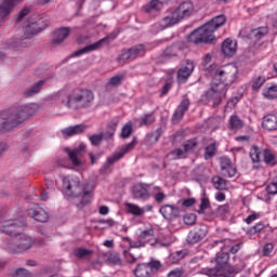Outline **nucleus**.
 Masks as SVG:
<instances>
[{"instance_id": "11", "label": "nucleus", "mask_w": 277, "mask_h": 277, "mask_svg": "<svg viewBox=\"0 0 277 277\" xmlns=\"http://www.w3.org/2000/svg\"><path fill=\"white\" fill-rule=\"evenodd\" d=\"M83 155H85V145L83 144H80L77 148L70 150L71 170H76V172H79L80 174L85 170Z\"/></svg>"}, {"instance_id": "13", "label": "nucleus", "mask_w": 277, "mask_h": 277, "mask_svg": "<svg viewBox=\"0 0 277 277\" xmlns=\"http://www.w3.org/2000/svg\"><path fill=\"white\" fill-rule=\"evenodd\" d=\"M196 146H198V142L196 141V138H192V140L186 141L183 144V149H181V148L173 149L170 153V155L172 156V158L174 160L186 159L187 154L192 153V150H194L196 148Z\"/></svg>"}, {"instance_id": "5", "label": "nucleus", "mask_w": 277, "mask_h": 277, "mask_svg": "<svg viewBox=\"0 0 277 277\" xmlns=\"http://www.w3.org/2000/svg\"><path fill=\"white\" fill-rule=\"evenodd\" d=\"M42 29H44V26L42 25V19L38 15H31L28 18V24L26 25L24 30L25 38L6 40L8 49H12L13 51H23V49H27V47H29L27 40H29L31 36H37V34H40Z\"/></svg>"}, {"instance_id": "25", "label": "nucleus", "mask_w": 277, "mask_h": 277, "mask_svg": "<svg viewBox=\"0 0 277 277\" xmlns=\"http://www.w3.org/2000/svg\"><path fill=\"white\" fill-rule=\"evenodd\" d=\"M207 237V227L201 226L196 232H190L187 236V242L190 245L199 243V241H202Z\"/></svg>"}, {"instance_id": "44", "label": "nucleus", "mask_w": 277, "mask_h": 277, "mask_svg": "<svg viewBox=\"0 0 277 277\" xmlns=\"http://www.w3.org/2000/svg\"><path fill=\"white\" fill-rule=\"evenodd\" d=\"M89 140L93 146H98L103 140H109L105 133L94 134L89 136Z\"/></svg>"}, {"instance_id": "57", "label": "nucleus", "mask_w": 277, "mask_h": 277, "mask_svg": "<svg viewBox=\"0 0 277 277\" xmlns=\"http://www.w3.org/2000/svg\"><path fill=\"white\" fill-rule=\"evenodd\" d=\"M123 79H124V77H122V76H114L113 78H110L109 84L114 85V87H118L122 83Z\"/></svg>"}, {"instance_id": "35", "label": "nucleus", "mask_w": 277, "mask_h": 277, "mask_svg": "<svg viewBox=\"0 0 277 277\" xmlns=\"http://www.w3.org/2000/svg\"><path fill=\"white\" fill-rule=\"evenodd\" d=\"M212 185L214 189H219L220 192L227 189V182L220 175H215L212 177Z\"/></svg>"}, {"instance_id": "40", "label": "nucleus", "mask_w": 277, "mask_h": 277, "mask_svg": "<svg viewBox=\"0 0 277 277\" xmlns=\"http://www.w3.org/2000/svg\"><path fill=\"white\" fill-rule=\"evenodd\" d=\"M155 113H149L145 114L141 119H140V124L141 127H150V124H155Z\"/></svg>"}, {"instance_id": "54", "label": "nucleus", "mask_w": 277, "mask_h": 277, "mask_svg": "<svg viewBox=\"0 0 277 277\" xmlns=\"http://www.w3.org/2000/svg\"><path fill=\"white\" fill-rule=\"evenodd\" d=\"M77 42L78 44H90L92 42V38L90 37V35H80L77 38Z\"/></svg>"}, {"instance_id": "14", "label": "nucleus", "mask_w": 277, "mask_h": 277, "mask_svg": "<svg viewBox=\"0 0 277 277\" xmlns=\"http://www.w3.org/2000/svg\"><path fill=\"white\" fill-rule=\"evenodd\" d=\"M27 213L36 222L44 223L49 221V212L38 203H30Z\"/></svg>"}, {"instance_id": "22", "label": "nucleus", "mask_w": 277, "mask_h": 277, "mask_svg": "<svg viewBox=\"0 0 277 277\" xmlns=\"http://www.w3.org/2000/svg\"><path fill=\"white\" fill-rule=\"evenodd\" d=\"M70 34V28L68 27H62L56 29L51 37V44L52 47H58V44H62L66 38H68Z\"/></svg>"}, {"instance_id": "9", "label": "nucleus", "mask_w": 277, "mask_h": 277, "mask_svg": "<svg viewBox=\"0 0 277 277\" xmlns=\"http://www.w3.org/2000/svg\"><path fill=\"white\" fill-rule=\"evenodd\" d=\"M230 255L228 254V251H224L215 258L216 267L201 268L199 273L209 277H230V275L226 273V268H224V265L228 263Z\"/></svg>"}, {"instance_id": "20", "label": "nucleus", "mask_w": 277, "mask_h": 277, "mask_svg": "<svg viewBox=\"0 0 277 277\" xmlns=\"http://www.w3.org/2000/svg\"><path fill=\"white\" fill-rule=\"evenodd\" d=\"M126 210H127V213H130L131 215H134L135 217H142V215H144V213H148V212L153 211V206L146 205L142 208L135 203L127 202Z\"/></svg>"}, {"instance_id": "41", "label": "nucleus", "mask_w": 277, "mask_h": 277, "mask_svg": "<svg viewBox=\"0 0 277 277\" xmlns=\"http://www.w3.org/2000/svg\"><path fill=\"white\" fill-rule=\"evenodd\" d=\"M118 124H120V120L118 119H113L108 123V131L105 133L108 140H110V137H114V135H116V131H118Z\"/></svg>"}, {"instance_id": "12", "label": "nucleus", "mask_w": 277, "mask_h": 277, "mask_svg": "<svg viewBox=\"0 0 277 277\" xmlns=\"http://www.w3.org/2000/svg\"><path fill=\"white\" fill-rule=\"evenodd\" d=\"M146 55V47L144 44L134 45L128 50H123L118 57L119 62H133V60H137V57H143Z\"/></svg>"}, {"instance_id": "50", "label": "nucleus", "mask_w": 277, "mask_h": 277, "mask_svg": "<svg viewBox=\"0 0 277 277\" xmlns=\"http://www.w3.org/2000/svg\"><path fill=\"white\" fill-rule=\"evenodd\" d=\"M183 222L187 226H192V225L196 224V214H194V213L185 214L183 217Z\"/></svg>"}, {"instance_id": "21", "label": "nucleus", "mask_w": 277, "mask_h": 277, "mask_svg": "<svg viewBox=\"0 0 277 277\" xmlns=\"http://www.w3.org/2000/svg\"><path fill=\"white\" fill-rule=\"evenodd\" d=\"M159 213L164 217V220H176L179 217L181 210H179V207L174 205H164L160 208Z\"/></svg>"}, {"instance_id": "28", "label": "nucleus", "mask_w": 277, "mask_h": 277, "mask_svg": "<svg viewBox=\"0 0 277 277\" xmlns=\"http://www.w3.org/2000/svg\"><path fill=\"white\" fill-rule=\"evenodd\" d=\"M262 96L268 101H276L277 98V83H272L269 87H265L262 91Z\"/></svg>"}, {"instance_id": "48", "label": "nucleus", "mask_w": 277, "mask_h": 277, "mask_svg": "<svg viewBox=\"0 0 277 277\" xmlns=\"http://www.w3.org/2000/svg\"><path fill=\"white\" fill-rule=\"evenodd\" d=\"M161 135H163V129L158 128L156 131L148 134V137L149 140H151V142H159V140L161 138Z\"/></svg>"}, {"instance_id": "55", "label": "nucleus", "mask_w": 277, "mask_h": 277, "mask_svg": "<svg viewBox=\"0 0 277 277\" xmlns=\"http://www.w3.org/2000/svg\"><path fill=\"white\" fill-rule=\"evenodd\" d=\"M183 276H185V269L183 268H175L167 275V277H183Z\"/></svg>"}, {"instance_id": "18", "label": "nucleus", "mask_w": 277, "mask_h": 277, "mask_svg": "<svg viewBox=\"0 0 277 277\" xmlns=\"http://www.w3.org/2000/svg\"><path fill=\"white\" fill-rule=\"evenodd\" d=\"M194 62L187 60L186 64L177 70V83H187V79L194 74Z\"/></svg>"}, {"instance_id": "37", "label": "nucleus", "mask_w": 277, "mask_h": 277, "mask_svg": "<svg viewBox=\"0 0 277 277\" xmlns=\"http://www.w3.org/2000/svg\"><path fill=\"white\" fill-rule=\"evenodd\" d=\"M217 153V144L211 143L205 148V159L209 161V159H213Z\"/></svg>"}, {"instance_id": "56", "label": "nucleus", "mask_w": 277, "mask_h": 277, "mask_svg": "<svg viewBox=\"0 0 277 277\" xmlns=\"http://www.w3.org/2000/svg\"><path fill=\"white\" fill-rule=\"evenodd\" d=\"M183 116H185V111L181 108H176L173 114V122H179L180 120H182Z\"/></svg>"}, {"instance_id": "51", "label": "nucleus", "mask_w": 277, "mask_h": 277, "mask_svg": "<svg viewBox=\"0 0 277 277\" xmlns=\"http://www.w3.org/2000/svg\"><path fill=\"white\" fill-rule=\"evenodd\" d=\"M266 192L271 196H276V194H277V181L275 179L267 185Z\"/></svg>"}, {"instance_id": "24", "label": "nucleus", "mask_w": 277, "mask_h": 277, "mask_svg": "<svg viewBox=\"0 0 277 277\" xmlns=\"http://www.w3.org/2000/svg\"><path fill=\"white\" fill-rule=\"evenodd\" d=\"M222 53L227 57H233L237 53V40L227 38L222 43Z\"/></svg>"}, {"instance_id": "34", "label": "nucleus", "mask_w": 277, "mask_h": 277, "mask_svg": "<svg viewBox=\"0 0 277 277\" xmlns=\"http://www.w3.org/2000/svg\"><path fill=\"white\" fill-rule=\"evenodd\" d=\"M268 34H269V28L260 27L251 30L250 36L255 40H263V38H265V36H267Z\"/></svg>"}, {"instance_id": "27", "label": "nucleus", "mask_w": 277, "mask_h": 277, "mask_svg": "<svg viewBox=\"0 0 277 277\" xmlns=\"http://www.w3.org/2000/svg\"><path fill=\"white\" fill-rule=\"evenodd\" d=\"M92 254H94L93 250L85 249L83 247L76 248L74 250V256L80 261H90V259H92Z\"/></svg>"}, {"instance_id": "6", "label": "nucleus", "mask_w": 277, "mask_h": 277, "mask_svg": "<svg viewBox=\"0 0 277 277\" xmlns=\"http://www.w3.org/2000/svg\"><path fill=\"white\" fill-rule=\"evenodd\" d=\"M196 12V8L192 1L182 2L172 13L171 16L163 17L160 25L162 29L172 27L176 23H181L184 18H189Z\"/></svg>"}, {"instance_id": "30", "label": "nucleus", "mask_w": 277, "mask_h": 277, "mask_svg": "<svg viewBox=\"0 0 277 277\" xmlns=\"http://www.w3.org/2000/svg\"><path fill=\"white\" fill-rule=\"evenodd\" d=\"M228 127L230 131H240V129H243V120L237 115H232L228 121Z\"/></svg>"}, {"instance_id": "4", "label": "nucleus", "mask_w": 277, "mask_h": 277, "mask_svg": "<svg viewBox=\"0 0 277 277\" xmlns=\"http://www.w3.org/2000/svg\"><path fill=\"white\" fill-rule=\"evenodd\" d=\"M224 25H226V15H217L203 26L194 30L189 35L188 40L193 42V44H211L215 41L213 34H215L220 27H224Z\"/></svg>"}, {"instance_id": "32", "label": "nucleus", "mask_w": 277, "mask_h": 277, "mask_svg": "<svg viewBox=\"0 0 277 277\" xmlns=\"http://www.w3.org/2000/svg\"><path fill=\"white\" fill-rule=\"evenodd\" d=\"M44 85V81L40 80L30 88L26 89L24 92V96L29 97V96H36L40 90H42V87Z\"/></svg>"}, {"instance_id": "15", "label": "nucleus", "mask_w": 277, "mask_h": 277, "mask_svg": "<svg viewBox=\"0 0 277 277\" xmlns=\"http://www.w3.org/2000/svg\"><path fill=\"white\" fill-rule=\"evenodd\" d=\"M135 146H137V138H133V141L127 145H123L119 151H116L113 156L107 158L108 166H114V163H118L124 155L131 153V150L135 149Z\"/></svg>"}, {"instance_id": "60", "label": "nucleus", "mask_w": 277, "mask_h": 277, "mask_svg": "<svg viewBox=\"0 0 277 277\" xmlns=\"http://www.w3.org/2000/svg\"><path fill=\"white\" fill-rule=\"evenodd\" d=\"M233 166L230 163V159L228 158H221V170L224 172L225 170L229 169Z\"/></svg>"}, {"instance_id": "58", "label": "nucleus", "mask_w": 277, "mask_h": 277, "mask_svg": "<svg viewBox=\"0 0 277 277\" xmlns=\"http://www.w3.org/2000/svg\"><path fill=\"white\" fill-rule=\"evenodd\" d=\"M189 105H192V103L189 102V98H184L180 105L177 106L179 109H181L182 111L186 113L187 109H189Z\"/></svg>"}, {"instance_id": "33", "label": "nucleus", "mask_w": 277, "mask_h": 277, "mask_svg": "<svg viewBox=\"0 0 277 277\" xmlns=\"http://www.w3.org/2000/svg\"><path fill=\"white\" fill-rule=\"evenodd\" d=\"M151 196L158 205H161L167 198L166 193H163V190L159 186H154L151 188Z\"/></svg>"}, {"instance_id": "49", "label": "nucleus", "mask_w": 277, "mask_h": 277, "mask_svg": "<svg viewBox=\"0 0 277 277\" xmlns=\"http://www.w3.org/2000/svg\"><path fill=\"white\" fill-rule=\"evenodd\" d=\"M264 228L265 224H263V222H259L248 230V234L256 235V233H261V230H263Z\"/></svg>"}, {"instance_id": "7", "label": "nucleus", "mask_w": 277, "mask_h": 277, "mask_svg": "<svg viewBox=\"0 0 277 277\" xmlns=\"http://www.w3.org/2000/svg\"><path fill=\"white\" fill-rule=\"evenodd\" d=\"M71 189V198H80L78 203L79 209H83V207H88L90 202H92V192H94V185L92 183H87L81 186V182L79 179L72 180Z\"/></svg>"}, {"instance_id": "31", "label": "nucleus", "mask_w": 277, "mask_h": 277, "mask_svg": "<svg viewBox=\"0 0 277 277\" xmlns=\"http://www.w3.org/2000/svg\"><path fill=\"white\" fill-rule=\"evenodd\" d=\"M163 9V2L159 0H151L148 4L144 6V10L147 14L153 12H159Z\"/></svg>"}, {"instance_id": "63", "label": "nucleus", "mask_w": 277, "mask_h": 277, "mask_svg": "<svg viewBox=\"0 0 277 277\" xmlns=\"http://www.w3.org/2000/svg\"><path fill=\"white\" fill-rule=\"evenodd\" d=\"M126 260L128 261V263H135V261H137V258H135V255H133V253L131 252H126Z\"/></svg>"}, {"instance_id": "38", "label": "nucleus", "mask_w": 277, "mask_h": 277, "mask_svg": "<svg viewBox=\"0 0 277 277\" xmlns=\"http://www.w3.org/2000/svg\"><path fill=\"white\" fill-rule=\"evenodd\" d=\"M265 81H267L265 76H258V77L253 78L252 85H251L253 92H259V90H261V88H263V85H265Z\"/></svg>"}, {"instance_id": "43", "label": "nucleus", "mask_w": 277, "mask_h": 277, "mask_svg": "<svg viewBox=\"0 0 277 277\" xmlns=\"http://www.w3.org/2000/svg\"><path fill=\"white\" fill-rule=\"evenodd\" d=\"M138 237L145 241H153V239H155V229H144L138 234Z\"/></svg>"}, {"instance_id": "64", "label": "nucleus", "mask_w": 277, "mask_h": 277, "mask_svg": "<svg viewBox=\"0 0 277 277\" xmlns=\"http://www.w3.org/2000/svg\"><path fill=\"white\" fill-rule=\"evenodd\" d=\"M145 246L146 245L142 242V240L130 242V248H144Z\"/></svg>"}, {"instance_id": "62", "label": "nucleus", "mask_w": 277, "mask_h": 277, "mask_svg": "<svg viewBox=\"0 0 277 277\" xmlns=\"http://www.w3.org/2000/svg\"><path fill=\"white\" fill-rule=\"evenodd\" d=\"M230 207L228 205H223L219 207V214L220 215H226L229 211Z\"/></svg>"}, {"instance_id": "42", "label": "nucleus", "mask_w": 277, "mask_h": 277, "mask_svg": "<svg viewBox=\"0 0 277 277\" xmlns=\"http://www.w3.org/2000/svg\"><path fill=\"white\" fill-rule=\"evenodd\" d=\"M132 133H133V122L129 121L128 123H126L122 127L120 137L122 140H127V138L131 137Z\"/></svg>"}, {"instance_id": "29", "label": "nucleus", "mask_w": 277, "mask_h": 277, "mask_svg": "<svg viewBox=\"0 0 277 277\" xmlns=\"http://www.w3.org/2000/svg\"><path fill=\"white\" fill-rule=\"evenodd\" d=\"M183 51V44L175 43L167 48L163 52L164 57H179V53Z\"/></svg>"}, {"instance_id": "17", "label": "nucleus", "mask_w": 277, "mask_h": 277, "mask_svg": "<svg viewBox=\"0 0 277 277\" xmlns=\"http://www.w3.org/2000/svg\"><path fill=\"white\" fill-rule=\"evenodd\" d=\"M211 246H212V248L220 246L221 250H228L229 252H232V254H237V252H239V250H241V246H243V243L239 242V243L233 246V240L225 238V239H221V240H214L211 243Z\"/></svg>"}, {"instance_id": "19", "label": "nucleus", "mask_w": 277, "mask_h": 277, "mask_svg": "<svg viewBox=\"0 0 277 277\" xmlns=\"http://www.w3.org/2000/svg\"><path fill=\"white\" fill-rule=\"evenodd\" d=\"M22 0H3L0 4V23H5V18L10 16L15 5H18Z\"/></svg>"}, {"instance_id": "46", "label": "nucleus", "mask_w": 277, "mask_h": 277, "mask_svg": "<svg viewBox=\"0 0 277 277\" xmlns=\"http://www.w3.org/2000/svg\"><path fill=\"white\" fill-rule=\"evenodd\" d=\"M65 153L67 155L66 159H60L57 163L61 168H66L68 170V168H70V148L66 147Z\"/></svg>"}, {"instance_id": "61", "label": "nucleus", "mask_w": 277, "mask_h": 277, "mask_svg": "<svg viewBox=\"0 0 277 277\" xmlns=\"http://www.w3.org/2000/svg\"><path fill=\"white\" fill-rule=\"evenodd\" d=\"M170 90H172V82L168 81L164 83V85L161 89V96H166V94H168Z\"/></svg>"}, {"instance_id": "23", "label": "nucleus", "mask_w": 277, "mask_h": 277, "mask_svg": "<svg viewBox=\"0 0 277 277\" xmlns=\"http://www.w3.org/2000/svg\"><path fill=\"white\" fill-rule=\"evenodd\" d=\"M150 185L148 184H136L133 187V196L136 200H148L150 198V192L148 190Z\"/></svg>"}, {"instance_id": "26", "label": "nucleus", "mask_w": 277, "mask_h": 277, "mask_svg": "<svg viewBox=\"0 0 277 277\" xmlns=\"http://www.w3.org/2000/svg\"><path fill=\"white\" fill-rule=\"evenodd\" d=\"M263 129L267 131H276L277 130V114H268L264 116L262 121Z\"/></svg>"}, {"instance_id": "2", "label": "nucleus", "mask_w": 277, "mask_h": 277, "mask_svg": "<svg viewBox=\"0 0 277 277\" xmlns=\"http://www.w3.org/2000/svg\"><path fill=\"white\" fill-rule=\"evenodd\" d=\"M23 226H25V222L18 220H8L0 223L1 233L12 237V243L9 245V248L13 252H23L34 246V239L31 237L18 233V228H23Z\"/></svg>"}, {"instance_id": "45", "label": "nucleus", "mask_w": 277, "mask_h": 277, "mask_svg": "<svg viewBox=\"0 0 277 277\" xmlns=\"http://www.w3.org/2000/svg\"><path fill=\"white\" fill-rule=\"evenodd\" d=\"M88 129L87 124H76L70 127V135H81V133H84Z\"/></svg>"}, {"instance_id": "10", "label": "nucleus", "mask_w": 277, "mask_h": 277, "mask_svg": "<svg viewBox=\"0 0 277 277\" xmlns=\"http://www.w3.org/2000/svg\"><path fill=\"white\" fill-rule=\"evenodd\" d=\"M161 269V262L151 260L148 263H141L134 269L135 277H155V274Z\"/></svg>"}, {"instance_id": "39", "label": "nucleus", "mask_w": 277, "mask_h": 277, "mask_svg": "<svg viewBox=\"0 0 277 277\" xmlns=\"http://www.w3.org/2000/svg\"><path fill=\"white\" fill-rule=\"evenodd\" d=\"M261 154H262V150L261 148H259V146L256 145L251 146L249 155L253 163H259L261 161Z\"/></svg>"}, {"instance_id": "1", "label": "nucleus", "mask_w": 277, "mask_h": 277, "mask_svg": "<svg viewBox=\"0 0 277 277\" xmlns=\"http://www.w3.org/2000/svg\"><path fill=\"white\" fill-rule=\"evenodd\" d=\"M238 69L235 65L229 64L221 67L214 74L212 85L208 90L203 98L207 101H214L213 107H217L222 103V98L226 96V90L237 81Z\"/></svg>"}, {"instance_id": "3", "label": "nucleus", "mask_w": 277, "mask_h": 277, "mask_svg": "<svg viewBox=\"0 0 277 277\" xmlns=\"http://www.w3.org/2000/svg\"><path fill=\"white\" fill-rule=\"evenodd\" d=\"M36 111H38V104L17 106L9 111L0 113V132L16 129V127L23 124L25 120H29Z\"/></svg>"}, {"instance_id": "47", "label": "nucleus", "mask_w": 277, "mask_h": 277, "mask_svg": "<svg viewBox=\"0 0 277 277\" xmlns=\"http://www.w3.org/2000/svg\"><path fill=\"white\" fill-rule=\"evenodd\" d=\"M264 161L267 166H276V156L272 154L269 150H264Z\"/></svg>"}, {"instance_id": "52", "label": "nucleus", "mask_w": 277, "mask_h": 277, "mask_svg": "<svg viewBox=\"0 0 277 277\" xmlns=\"http://www.w3.org/2000/svg\"><path fill=\"white\" fill-rule=\"evenodd\" d=\"M272 252H274V243L267 242L266 245H264L262 250L263 256H272Z\"/></svg>"}, {"instance_id": "59", "label": "nucleus", "mask_w": 277, "mask_h": 277, "mask_svg": "<svg viewBox=\"0 0 277 277\" xmlns=\"http://www.w3.org/2000/svg\"><path fill=\"white\" fill-rule=\"evenodd\" d=\"M224 176H227L228 179H233V176H235V174H237V168L233 167V164L228 168L224 170Z\"/></svg>"}, {"instance_id": "53", "label": "nucleus", "mask_w": 277, "mask_h": 277, "mask_svg": "<svg viewBox=\"0 0 277 277\" xmlns=\"http://www.w3.org/2000/svg\"><path fill=\"white\" fill-rule=\"evenodd\" d=\"M13 277H31V273H29V271L26 268H17L14 272Z\"/></svg>"}, {"instance_id": "36", "label": "nucleus", "mask_w": 277, "mask_h": 277, "mask_svg": "<svg viewBox=\"0 0 277 277\" xmlns=\"http://www.w3.org/2000/svg\"><path fill=\"white\" fill-rule=\"evenodd\" d=\"M63 186L61 187L62 194L69 200L70 198V176L62 175Z\"/></svg>"}, {"instance_id": "16", "label": "nucleus", "mask_w": 277, "mask_h": 277, "mask_svg": "<svg viewBox=\"0 0 277 277\" xmlns=\"http://www.w3.org/2000/svg\"><path fill=\"white\" fill-rule=\"evenodd\" d=\"M106 44H109V37L103 38L93 44L77 50L71 54V57H80V55H87L88 53H92V51H98V49H103V47H106Z\"/></svg>"}, {"instance_id": "8", "label": "nucleus", "mask_w": 277, "mask_h": 277, "mask_svg": "<svg viewBox=\"0 0 277 277\" xmlns=\"http://www.w3.org/2000/svg\"><path fill=\"white\" fill-rule=\"evenodd\" d=\"M94 101V92L90 89H74L70 97V106L72 109H85L92 105Z\"/></svg>"}]
</instances>
